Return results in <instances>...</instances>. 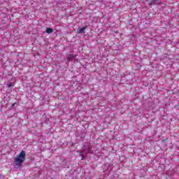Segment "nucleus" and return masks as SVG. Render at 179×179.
<instances>
[{"label": "nucleus", "instance_id": "f257e3e1", "mask_svg": "<svg viewBox=\"0 0 179 179\" xmlns=\"http://www.w3.org/2000/svg\"><path fill=\"white\" fill-rule=\"evenodd\" d=\"M26 159V152L24 150L21 151V152L16 157V158L14 160V163L15 166H17L18 167H20L23 162H24V159Z\"/></svg>", "mask_w": 179, "mask_h": 179}, {"label": "nucleus", "instance_id": "f03ea898", "mask_svg": "<svg viewBox=\"0 0 179 179\" xmlns=\"http://www.w3.org/2000/svg\"><path fill=\"white\" fill-rule=\"evenodd\" d=\"M85 30H86V27L78 28V34H82V33H84Z\"/></svg>", "mask_w": 179, "mask_h": 179}, {"label": "nucleus", "instance_id": "7ed1b4c3", "mask_svg": "<svg viewBox=\"0 0 179 179\" xmlns=\"http://www.w3.org/2000/svg\"><path fill=\"white\" fill-rule=\"evenodd\" d=\"M52 31H53V30L51 28L46 29V33H48V34H51V33H52Z\"/></svg>", "mask_w": 179, "mask_h": 179}, {"label": "nucleus", "instance_id": "20e7f679", "mask_svg": "<svg viewBox=\"0 0 179 179\" xmlns=\"http://www.w3.org/2000/svg\"><path fill=\"white\" fill-rule=\"evenodd\" d=\"M7 85H8V87H12V86H13V84H12V83H8Z\"/></svg>", "mask_w": 179, "mask_h": 179}, {"label": "nucleus", "instance_id": "39448f33", "mask_svg": "<svg viewBox=\"0 0 179 179\" xmlns=\"http://www.w3.org/2000/svg\"><path fill=\"white\" fill-rule=\"evenodd\" d=\"M69 58H72V55H69Z\"/></svg>", "mask_w": 179, "mask_h": 179}]
</instances>
